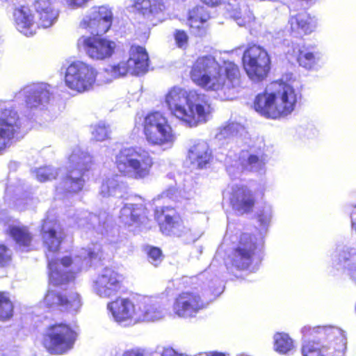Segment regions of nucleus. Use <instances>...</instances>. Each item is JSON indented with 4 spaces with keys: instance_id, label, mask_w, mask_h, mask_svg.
Segmentation results:
<instances>
[{
    "instance_id": "nucleus-1",
    "label": "nucleus",
    "mask_w": 356,
    "mask_h": 356,
    "mask_svg": "<svg viewBox=\"0 0 356 356\" xmlns=\"http://www.w3.org/2000/svg\"><path fill=\"white\" fill-rule=\"evenodd\" d=\"M42 241L48 252L47 258L49 269V281L54 285H61L74 279V275L91 266L92 261L100 259L101 245L97 243L82 248L72 256H65L59 261H54L50 253L58 251L64 234L58 221L47 217L41 229Z\"/></svg>"
},
{
    "instance_id": "nucleus-2",
    "label": "nucleus",
    "mask_w": 356,
    "mask_h": 356,
    "mask_svg": "<svg viewBox=\"0 0 356 356\" xmlns=\"http://www.w3.org/2000/svg\"><path fill=\"white\" fill-rule=\"evenodd\" d=\"M191 80L207 90L219 92L226 100L233 99L241 89V74L233 62L226 61L220 66L211 56L199 57L190 72Z\"/></svg>"
},
{
    "instance_id": "nucleus-3",
    "label": "nucleus",
    "mask_w": 356,
    "mask_h": 356,
    "mask_svg": "<svg viewBox=\"0 0 356 356\" xmlns=\"http://www.w3.org/2000/svg\"><path fill=\"white\" fill-rule=\"evenodd\" d=\"M165 104L173 116L189 127L206 123L213 113L207 95L177 86L168 91L165 95Z\"/></svg>"
},
{
    "instance_id": "nucleus-4",
    "label": "nucleus",
    "mask_w": 356,
    "mask_h": 356,
    "mask_svg": "<svg viewBox=\"0 0 356 356\" xmlns=\"http://www.w3.org/2000/svg\"><path fill=\"white\" fill-rule=\"evenodd\" d=\"M300 92L291 84L282 81L272 83L266 92L258 95L254 106L261 115L273 119L284 118L296 108Z\"/></svg>"
},
{
    "instance_id": "nucleus-5",
    "label": "nucleus",
    "mask_w": 356,
    "mask_h": 356,
    "mask_svg": "<svg viewBox=\"0 0 356 356\" xmlns=\"http://www.w3.org/2000/svg\"><path fill=\"white\" fill-rule=\"evenodd\" d=\"M305 337L314 335L318 341H310L303 344V356H345L346 338L343 332L334 327L305 326L302 328Z\"/></svg>"
},
{
    "instance_id": "nucleus-6",
    "label": "nucleus",
    "mask_w": 356,
    "mask_h": 356,
    "mask_svg": "<svg viewBox=\"0 0 356 356\" xmlns=\"http://www.w3.org/2000/svg\"><path fill=\"white\" fill-rule=\"evenodd\" d=\"M153 163V158L149 152L141 147H124L115 156L118 171L135 179L147 178L150 175Z\"/></svg>"
},
{
    "instance_id": "nucleus-7",
    "label": "nucleus",
    "mask_w": 356,
    "mask_h": 356,
    "mask_svg": "<svg viewBox=\"0 0 356 356\" xmlns=\"http://www.w3.org/2000/svg\"><path fill=\"white\" fill-rule=\"evenodd\" d=\"M143 127L145 140L151 146L170 149L177 140L168 118L159 111L148 113L144 118Z\"/></svg>"
},
{
    "instance_id": "nucleus-8",
    "label": "nucleus",
    "mask_w": 356,
    "mask_h": 356,
    "mask_svg": "<svg viewBox=\"0 0 356 356\" xmlns=\"http://www.w3.org/2000/svg\"><path fill=\"white\" fill-rule=\"evenodd\" d=\"M129 58L108 65L104 69L108 76L105 83L127 76L129 73L134 75L144 74L149 67V56L143 47L132 46L129 51Z\"/></svg>"
},
{
    "instance_id": "nucleus-9",
    "label": "nucleus",
    "mask_w": 356,
    "mask_h": 356,
    "mask_svg": "<svg viewBox=\"0 0 356 356\" xmlns=\"http://www.w3.org/2000/svg\"><path fill=\"white\" fill-rule=\"evenodd\" d=\"M155 218L165 235L182 237L188 243L195 242L202 235L201 231L186 225L172 207H156Z\"/></svg>"
},
{
    "instance_id": "nucleus-10",
    "label": "nucleus",
    "mask_w": 356,
    "mask_h": 356,
    "mask_svg": "<svg viewBox=\"0 0 356 356\" xmlns=\"http://www.w3.org/2000/svg\"><path fill=\"white\" fill-rule=\"evenodd\" d=\"M92 163V158L88 152L79 146L74 147L68 157L67 173L60 188L72 193L81 191L85 181L83 175Z\"/></svg>"
},
{
    "instance_id": "nucleus-11",
    "label": "nucleus",
    "mask_w": 356,
    "mask_h": 356,
    "mask_svg": "<svg viewBox=\"0 0 356 356\" xmlns=\"http://www.w3.org/2000/svg\"><path fill=\"white\" fill-rule=\"evenodd\" d=\"M97 75L98 71L94 66L81 60H74L66 67L65 83L70 90L83 93L93 89Z\"/></svg>"
},
{
    "instance_id": "nucleus-12",
    "label": "nucleus",
    "mask_w": 356,
    "mask_h": 356,
    "mask_svg": "<svg viewBox=\"0 0 356 356\" xmlns=\"http://www.w3.org/2000/svg\"><path fill=\"white\" fill-rule=\"evenodd\" d=\"M262 244L261 237L257 238L250 234H243L231 257L232 266L238 270H254L259 261L257 251Z\"/></svg>"
},
{
    "instance_id": "nucleus-13",
    "label": "nucleus",
    "mask_w": 356,
    "mask_h": 356,
    "mask_svg": "<svg viewBox=\"0 0 356 356\" xmlns=\"http://www.w3.org/2000/svg\"><path fill=\"white\" fill-rule=\"evenodd\" d=\"M76 332L65 323L49 326L44 335L43 345L53 355H63L72 349Z\"/></svg>"
},
{
    "instance_id": "nucleus-14",
    "label": "nucleus",
    "mask_w": 356,
    "mask_h": 356,
    "mask_svg": "<svg viewBox=\"0 0 356 356\" xmlns=\"http://www.w3.org/2000/svg\"><path fill=\"white\" fill-rule=\"evenodd\" d=\"M245 71L254 82L264 80L270 69V56L265 49L253 45L247 49L243 56Z\"/></svg>"
},
{
    "instance_id": "nucleus-15",
    "label": "nucleus",
    "mask_w": 356,
    "mask_h": 356,
    "mask_svg": "<svg viewBox=\"0 0 356 356\" xmlns=\"http://www.w3.org/2000/svg\"><path fill=\"white\" fill-rule=\"evenodd\" d=\"M22 130V121L11 102L0 100V151Z\"/></svg>"
},
{
    "instance_id": "nucleus-16",
    "label": "nucleus",
    "mask_w": 356,
    "mask_h": 356,
    "mask_svg": "<svg viewBox=\"0 0 356 356\" xmlns=\"http://www.w3.org/2000/svg\"><path fill=\"white\" fill-rule=\"evenodd\" d=\"M124 277L111 268H104L92 282V291L102 298L115 296L122 287Z\"/></svg>"
},
{
    "instance_id": "nucleus-17",
    "label": "nucleus",
    "mask_w": 356,
    "mask_h": 356,
    "mask_svg": "<svg viewBox=\"0 0 356 356\" xmlns=\"http://www.w3.org/2000/svg\"><path fill=\"white\" fill-rule=\"evenodd\" d=\"M77 45L93 60L111 58L116 47L115 42L99 36H82L78 40Z\"/></svg>"
},
{
    "instance_id": "nucleus-18",
    "label": "nucleus",
    "mask_w": 356,
    "mask_h": 356,
    "mask_svg": "<svg viewBox=\"0 0 356 356\" xmlns=\"http://www.w3.org/2000/svg\"><path fill=\"white\" fill-rule=\"evenodd\" d=\"M106 308L113 321L122 326L138 323L136 302L134 303L129 298H118L108 302Z\"/></svg>"
},
{
    "instance_id": "nucleus-19",
    "label": "nucleus",
    "mask_w": 356,
    "mask_h": 356,
    "mask_svg": "<svg viewBox=\"0 0 356 356\" xmlns=\"http://www.w3.org/2000/svg\"><path fill=\"white\" fill-rule=\"evenodd\" d=\"M207 305L197 292L184 291L181 293L175 300L172 310L174 313L181 318L195 316Z\"/></svg>"
},
{
    "instance_id": "nucleus-20",
    "label": "nucleus",
    "mask_w": 356,
    "mask_h": 356,
    "mask_svg": "<svg viewBox=\"0 0 356 356\" xmlns=\"http://www.w3.org/2000/svg\"><path fill=\"white\" fill-rule=\"evenodd\" d=\"M112 17V12L108 7H94L83 17L80 26L88 29L92 34H104L110 29Z\"/></svg>"
},
{
    "instance_id": "nucleus-21",
    "label": "nucleus",
    "mask_w": 356,
    "mask_h": 356,
    "mask_svg": "<svg viewBox=\"0 0 356 356\" xmlns=\"http://www.w3.org/2000/svg\"><path fill=\"white\" fill-rule=\"evenodd\" d=\"M229 158L227 159V171L229 175H235V168L239 172L242 167L251 170L259 171L265 165L266 156L264 151L260 148L251 147L248 150H242L238 161L234 165L229 164Z\"/></svg>"
},
{
    "instance_id": "nucleus-22",
    "label": "nucleus",
    "mask_w": 356,
    "mask_h": 356,
    "mask_svg": "<svg viewBox=\"0 0 356 356\" xmlns=\"http://www.w3.org/2000/svg\"><path fill=\"white\" fill-rule=\"evenodd\" d=\"M136 309L138 323L159 321L166 314L164 305L156 297L145 296L138 299Z\"/></svg>"
},
{
    "instance_id": "nucleus-23",
    "label": "nucleus",
    "mask_w": 356,
    "mask_h": 356,
    "mask_svg": "<svg viewBox=\"0 0 356 356\" xmlns=\"http://www.w3.org/2000/svg\"><path fill=\"white\" fill-rule=\"evenodd\" d=\"M229 199L233 209L239 214L252 211L255 197L252 191L243 184H232L228 188Z\"/></svg>"
},
{
    "instance_id": "nucleus-24",
    "label": "nucleus",
    "mask_w": 356,
    "mask_h": 356,
    "mask_svg": "<svg viewBox=\"0 0 356 356\" xmlns=\"http://www.w3.org/2000/svg\"><path fill=\"white\" fill-rule=\"evenodd\" d=\"M52 87L44 83H35L23 88L17 95L24 97L28 106L36 108L47 104L52 95Z\"/></svg>"
},
{
    "instance_id": "nucleus-25",
    "label": "nucleus",
    "mask_w": 356,
    "mask_h": 356,
    "mask_svg": "<svg viewBox=\"0 0 356 356\" xmlns=\"http://www.w3.org/2000/svg\"><path fill=\"white\" fill-rule=\"evenodd\" d=\"M289 24L291 33L297 37H301L314 31L317 26V20L315 17L303 11L291 15Z\"/></svg>"
},
{
    "instance_id": "nucleus-26",
    "label": "nucleus",
    "mask_w": 356,
    "mask_h": 356,
    "mask_svg": "<svg viewBox=\"0 0 356 356\" xmlns=\"http://www.w3.org/2000/svg\"><path fill=\"white\" fill-rule=\"evenodd\" d=\"M131 8L148 19L159 18L167 8L165 0H134Z\"/></svg>"
},
{
    "instance_id": "nucleus-27",
    "label": "nucleus",
    "mask_w": 356,
    "mask_h": 356,
    "mask_svg": "<svg viewBox=\"0 0 356 356\" xmlns=\"http://www.w3.org/2000/svg\"><path fill=\"white\" fill-rule=\"evenodd\" d=\"M127 225H146L148 222L147 209L143 204H127L120 210L119 216Z\"/></svg>"
},
{
    "instance_id": "nucleus-28",
    "label": "nucleus",
    "mask_w": 356,
    "mask_h": 356,
    "mask_svg": "<svg viewBox=\"0 0 356 356\" xmlns=\"http://www.w3.org/2000/svg\"><path fill=\"white\" fill-rule=\"evenodd\" d=\"M33 6L38 19V26L46 29L56 22L58 10L50 0H36Z\"/></svg>"
},
{
    "instance_id": "nucleus-29",
    "label": "nucleus",
    "mask_w": 356,
    "mask_h": 356,
    "mask_svg": "<svg viewBox=\"0 0 356 356\" xmlns=\"http://www.w3.org/2000/svg\"><path fill=\"white\" fill-rule=\"evenodd\" d=\"M211 152L208 144L204 141L195 143L188 150V160L193 169H201L209 163Z\"/></svg>"
},
{
    "instance_id": "nucleus-30",
    "label": "nucleus",
    "mask_w": 356,
    "mask_h": 356,
    "mask_svg": "<svg viewBox=\"0 0 356 356\" xmlns=\"http://www.w3.org/2000/svg\"><path fill=\"white\" fill-rule=\"evenodd\" d=\"M225 8L240 26H246L254 19L245 0H229Z\"/></svg>"
},
{
    "instance_id": "nucleus-31",
    "label": "nucleus",
    "mask_w": 356,
    "mask_h": 356,
    "mask_svg": "<svg viewBox=\"0 0 356 356\" xmlns=\"http://www.w3.org/2000/svg\"><path fill=\"white\" fill-rule=\"evenodd\" d=\"M245 134V129L242 124L230 122L217 129L215 138L220 145H224L233 141L238 142Z\"/></svg>"
},
{
    "instance_id": "nucleus-32",
    "label": "nucleus",
    "mask_w": 356,
    "mask_h": 356,
    "mask_svg": "<svg viewBox=\"0 0 356 356\" xmlns=\"http://www.w3.org/2000/svg\"><path fill=\"white\" fill-rule=\"evenodd\" d=\"M106 218L105 213L101 216H96L87 211H83L76 219L78 227L86 232H93L95 231L97 234H102L104 230Z\"/></svg>"
},
{
    "instance_id": "nucleus-33",
    "label": "nucleus",
    "mask_w": 356,
    "mask_h": 356,
    "mask_svg": "<svg viewBox=\"0 0 356 356\" xmlns=\"http://www.w3.org/2000/svg\"><path fill=\"white\" fill-rule=\"evenodd\" d=\"M13 15L16 28L20 33L26 36H31L35 33L38 25L34 22L29 8H17Z\"/></svg>"
},
{
    "instance_id": "nucleus-34",
    "label": "nucleus",
    "mask_w": 356,
    "mask_h": 356,
    "mask_svg": "<svg viewBox=\"0 0 356 356\" xmlns=\"http://www.w3.org/2000/svg\"><path fill=\"white\" fill-rule=\"evenodd\" d=\"M8 232L22 251L29 250L32 235L26 227L13 223L8 225Z\"/></svg>"
},
{
    "instance_id": "nucleus-35",
    "label": "nucleus",
    "mask_w": 356,
    "mask_h": 356,
    "mask_svg": "<svg viewBox=\"0 0 356 356\" xmlns=\"http://www.w3.org/2000/svg\"><path fill=\"white\" fill-rule=\"evenodd\" d=\"M127 186L120 181V177L107 178L101 186L100 193L104 197L114 196L122 197L126 193Z\"/></svg>"
},
{
    "instance_id": "nucleus-36",
    "label": "nucleus",
    "mask_w": 356,
    "mask_h": 356,
    "mask_svg": "<svg viewBox=\"0 0 356 356\" xmlns=\"http://www.w3.org/2000/svg\"><path fill=\"white\" fill-rule=\"evenodd\" d=\"M298 61L300 66L307 70H314L323 63V55L319 51L308 49L300 51Z\"/></svg>"
},
{
    "instance_id": "nucleus-37",
    "label": "nucleus",
    "mask_w": 356,
    "mask_h": 356,
    "mask_svg": "<svg viewBox=\"0 0 356 356\" xmlns=\"http://www.w3.org/2000/svg\"><path fill=\"white\" fill-rule=\"evenodd\" d=\"M274 349L280 354L290 355L296 351V346L288 334L277 332L274 335Z\"/></svg>"
},
{
    "instance_id": "nucleus-38",
    "label": "nucleus",
    "mask_w": 356,
    "mask_h": 356,
    "mask_svg": "<svg viewBox=\"0 0 356 356\" xmlns=\"http://www.w3.org/2000/svg\"><path fill=\"white\" fill-rule=\"evenodd\" d=\"M338 260V268H347L356 282V250L352 248H345L340 253Z\"/></svg>"
},
{
    "instance_id": "nucleus-39",
    "label": "nucleus",
    "mask_w": 356,
    "mask_h": 356,
    "mask_svg": "<svg viewBox=\"0 0 356 356\" xmlns=\"http://www.w3.org/2000/svg\"><path fill=\"white\" fill-rule=\"evenodd\" d=\"M211 17L209 12L202 6L193 8L188 13V23L191 27L199 29Z\"/></svg>"
},
{
    "instance_id": "nucleus-40",
    "label": "nucleus",
    "mask_w": 356,
    "mask_h": 356,
    "mask_svg": "<svg viewBox=\"0 0 356 356\" xmlns=\"http://www.w3.org/2000/svg\"><path fill=\"white\" fill-rule=\"evenodd\" d=\"M82 305L80 296L76 292H72L67 296H62V302L60 306L65 310L71 313H76Z\"/></svg>"
},
{
    "instance_id": "nucleus-41",
    "label": "nucleus",
    "mask_w": 356,
    "mask_h": 356,
    "mask_svg": "<svg viewBox=\"0 0 356 356\" xmlns=\"http://www.w3.org/2000/svg\"><path fill=\"white\" fill-rule=\"evenodd\" d=\"M13 305L8 294L0 291V320L10 318L13 315Z\"/></svg>"
},
{
    "instance_id": "nucleus-42",
    "label": "nucleus",
    "mask_w": 356,
    "mask_h": 356,
    "mask_svg": "<svg viewBox=\"0 0 356 356\" xmlns=\"http://www.w3.org/2000/svg\"><path fill=\"white\" fill-rule=\"evenodd\" d=\"M110 129L104 122H99L91 127L92 138L97 141H104L109 138Z\"/></svg>"
},
{
    "instance_id": "nucleus-43",
    "label": "nucleus",
    "mask_w": 356,
    "mask_h": 356,
    "mask_svg": "<svg viewBox=\"0 0 356 356\" xmlns=\"http://www.w3.org/2000/svg\"><path fill=\"white\" fill-rule=\"evenodd\" d=\"M37 179L41 182L56 178L57 170L51 166H44L35 170Z\"/></svg>"
},
{
    "instance_id": "nucleus-44",
    "label": "nucleus",
    "mask_w": 356,
    "mask_h": 356,
    "mask_svg": "<svg viewBox=\"0 0 356 356\" xmlns=\"http://www.w3.org/2000/svg\"><path fill=\"white\" fill-rule=\"evenodd\" d=\"M148 261L154 266H157L163 260L161 250L156 247L147 246L145 248Z\"/></svg>"
},
{
    "instance_id": "nucleus-45",
    "label": "nucleus",
    "mask_w": 356,
    "mask_h": 356,
    "mask_svg": "<svg viewBox=\"0 0 356 356\" xmlns=\"http://www.w3.org/2000/svg\"><path fill=\"white\" fill-rule=\"evenodd\" d=\"M272 215L273 209L270 205H264L258 213V220L264 228L269 225Z\"/></svg>"
},
{
    "instance_id": "nucleus-46",
    "label": "nucleus",
    "mask_w": 356,
    "mask_h": 356,
    "mask_svg": "<svg viewBox=\"0 0 356 356\" xmlns=\"http://www.w3.org/2000/svg\"><path fill=\"white\" fill-rule=\"evenodd\" d=\"M44 302L49 307L60 306L62 302V296L57 291L49 290L44 298Z\"/></svg>"
},
{
    "instance_id": "nucleus-47",
    "label": "nucleus",
    "mask_w": 356,
    "mask_h": 356,
    "mask_svg": "<svg viewBox=\"0 0 356 356\" xmlns=\"http://www.w3.org/2000/svg\"><path fill=\"white\" fill-rule=\"evenodd\" d=\"M174 38L177 46L181 49H186L188 46V37L184 31L176 30L174 33Z\"/></svg>"
},
{
    "instance_id": "nucleus-48",
    "label": "nucleus",
    "mask_w": 356,
    "mask_h": 356,
    "mask_svg": "<svg viewBox=\"0 0 356 356\" xmlns=\"http://www.w3.org/2000/svg\"><path fill=\"white\" fill-rule=\"evenodd\" d=\"M11 259V251L4 245H0V266L8 264Z\"/></svg>"
},
{
    "instance_id": "nucleus-49",
    "label": "nucleus",
    "mask_w": 356,
    "mask_h": 356,
    "mask_svg": "<svg viewBox=\"0 0 356 356\" xmlns=\"http://www.w3.org/2000/svg\"><path fill=\"white\" fill-rule=\"evenodd\" d=\"M211 286L209 285V293L213 296H216L218 293H220V283L218 279L215 278L214 280H211Z\"/></svg>"
},
{
    "instance_id": "nucleus-50",
    "label": "nucleus",
    "mask_w": 356,
    "mask_h": 356,
    "mask_svg": "<svg viewBox=\"0 0 356 356\" xmlns=\"http://www.w3.org/2000/svg\"><path fill=\"white\" fill-rule=\"evenodd\" d=\"M145 350L142 348H136L128 350L123 353L122 356H144Z\"/></svg>"
},
{
    "instance_id": "nucleus-51",
    "label": "nucleus",
    "mask_w": 356,
    "mask_h": 356,
    "mask_svg": "<svg viewBox=\"0 0 356 356\" xmlns=\"http://www.w3.org/2000/svg\"><path fill=\"white\" fill-rule=\"evenodd\" d=\"M161 356H184L182 354H179L177 352H176L173 348L168 347L164 348Z\"/></svg>"
},
{
    "instance_id": "nucleus-52",
    "label": "nucleus",
    "mask_w": 356,
    "mask_h": 356,
    "mask_svg": "<svg viewBox=\"0 0 356 356\" xmlns=\"http://www.w3.org/2000/svg\"><path fill=\"white\" fill-rule=\"evenodd\" d=\"M199 1L209 7L214 8L220 5L222 0H199Z\"/></svg>"
},
{
    "instance_id": "nucleus-53",
    "label": "nucleus",
    "mask_w": 356,
    "mask_h": 356,
    "mask_svg": "<svg viewBox=\"0 0 356 356\" xmlns=\"http://www.w3.org/2000/svg\"><path fill=\"white\" fill-rule=\"evenodd\" d=\"M175 192L174 189H168L166 191L163 192L161 194L159 195L156 198L154 199V201L159 200L160 198H172L173 195V193Z\"/></svg>"
},
{
    "instance_id": "nucleus-54",
    "label": "nucleus",
    "mask_w": 356,
    "mask_h": 356,
    "mask_svg": "<svg viewBox=\"0 0 356 356\" xmlns=\"http://www.w3.org/2000/svg\"><path fill=\"white\" fill-rule=\"evenodd\" d=\"M199 356H225V355L221 353L210 352L200 353Z\"/></svg>"
},
{
    "instance_id": "nucleus-55",
    "label": "nucleus",
    "mask_w": 356,
    "mask_h": 356,
    "mask_svg": "<svg viewBox=\"0 0 356 356\" xmlns=\"http://www.w3.org/2000/svg\"><path fill=\"white\" fill-rule=\"evenodd\" d=\"M352 227L356 232V222L352 218Z\"/></svg>"
},
{
    "instance_id": "nucleus-56",
    "label": "nucleus",
    "mask_w": 356,
    "mask_h": 356,
    "mask_svg": "<svg viewBox=\"0 0 356 356\" xmlns=\"http://www.w3.org/2000/svg\"><path fill=\"white\" fill-rule=\"evenodd\" d=\"M202 296H203L204 297H205V296H208V297H209V293H207V292H206V291H205V292L202 294Z\"/></svg>"
},
{
    "instance_id": "nucleus-57",
    "label": "nucleus",
    "mask_w": 356,
    "mask_h": 356,
    "mask_svg": "<svg viewBox=\"0 0 356 356\" xmlns=\"http://www.w3.org/2000/svg\"><path fill=\"white\" fill-rule=\"evenodd\" d=\"M60 172H61V170H59L58 172H57L58 175H56V177L58 176L59 174H60Z\"/></svg>"
},
{
    "instance_id": "nucleus-58",
    "label": "nucleus",
    "mask_w": 356,
    "mask_h": 356,
    "mask_svg": "<svg viewBox=\"0 0 356 356\" xmlns=\"http://www.w3.org/2000/svg\"><path fill=\"white\" fill-rule=\"evenodd\" d=\"M60 172H61V170H59L58 172H57L58 175H56V177L58 176L59 174H60Z\"/></svg>"
},
{
    "instance_id": "nucleus-59",
    "label": "nucleus",
    "mask_w": 356,
    "mask_h": 356,
    "mask_svg": "<svg viewBox=\"0 0 356 356\" xmlns=\"http://www.w3.org/2000/svg\"><path fill=\"white\" fill-rule=\"evenodd\" d=\"M316 132V130H314V132L313 133V135H315V133Z\"/></svg>"
},
{
    "instance_id": "nucleus-60",
    "label": "nucleus",
    "mask_w": 356,
    "mask_h": 356,
    "mask_svg": "<svg viewBox=\"0 0 356 356\" xmlns=\"http://www.w3.org/2000/svg\"><path fill=\"white\" fill-rule=\"evenodd\" d=\"M0 356H5L4 355L0 354Z\"/></svg>"
}]
</instances>
